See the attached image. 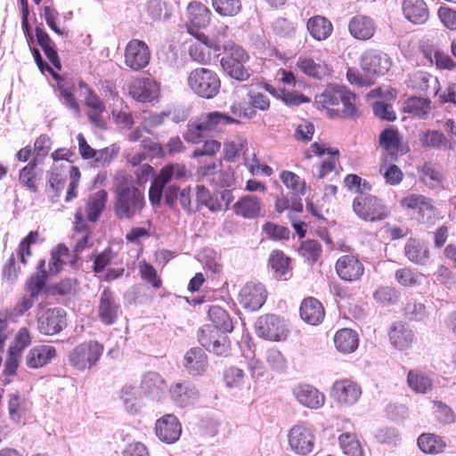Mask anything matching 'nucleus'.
Instances as JSON below:
<instances>
[{
    "label": "nucleus",
    "instance_id": "nucleus-1",
    "mask_svg": "<svg viewBox=\"0 0 456 456\" xmlns=\"http://www.w3.org/2000/svg\"><path fill=\"white\" fill-rule=\"evenodd\" d=\"M230 112L231 115L214 110L189 120L183 134V139L189 143L198 144L203 141L205 134L216 132L223 126L239 124V118H250L255 115L252 109L245 108L240 103L232 104Z\"/></svg>",
    "mask_w": 456,
    "mask_h": 456
},
{
    "label": "nucleus",
    "instance_id": "nucleus-2",
    "mask_svg": "<svg viewBox=\"0 0 456 456\" xmlns=\"http://www.w3.org/2000/svg\"><path fill=\"white\" fill-rule=\"evenodd\" d=\"M316 108L330 118H356L360 116L357 97L346 86H328L314 99Z\"/></svg>",
    "mask_w": 456,
    "mask_h": 456
},
{
    "label": "nucleus",
    "instance_id": "nucleus-3",
    "mask_svg": "<svg viewBox=\"0 0 456 456\" xmlns=\"http://www.w3.org/2000/svg\"><path fill=\"white\" fill-rule=\"evenodd\" d=\"M113 211L119 220H132L145 208L143 192L132 183L119 182L114 189Z\"/></svg>",
    "mask_w": 456,
    "mask_h": 456
},
{
    "label": "nucleus",
    "instance_id": "nucleus-4",
    "mask_svg": "<svg viewBox=\"0 0 456 456\" xmlns=\"http://www.w3.org/2000/svg\"><path fill=\"white\" fill-rule=\"evenodd\" d=\"M187 86L198 97L211 100L219 94L222 81L215 69L197 67L189 72Z\"/></svg>",
    "mask_w": 456,
    "mask_h": 456
},
{
    "label": "nucleus",
    "instance_id": "nucleus-5",
    "mask_svg": "<svg viewBox=\"0 0 456 456\" xmlns=\"http://www.w3.org/2000/svg\"><path fill=\"white\" fill-rule=\"evenodd\" d=\"M249 55L244 48L232 44L224 46V56L220 60L223 71L230 77L243 82L250 76V69L246 67Z\"/></svg>",
    "mask_w": 456,
    "mask_h": 456
},
{
    "label": "nucleus",
    "instance_id": "nucleus-6",
    "mask_svg": "<svg viewBox=\"0 0 456 456\" xmlns=\"http://www.w3.org/2000/svg\"><path fill=\"white\" fill-rule=\"evenodd\" d=\"M103 351L102 343L91 339L76 346L69 354L68 360L73 369L85 371L97 364Z\"/></svg>",
    "mask_w": 456,
    "mask_h": 456
},
{
    "label": "nucleus",
    "instance_id": "nucleus-7",
    "mask_svg": "<svg viewBox=\"0 0 456 456\" xmlns=\"http://www.w3.org/2000/svg\"><path fill=\"white\" fill-rule=\"evenodd\" d=\"M289 449L297 455L306 456L314 448L315 435L312 425L298 422L292 426L288 432Z\"/></svg>",
    "mask_w": 456,
    "mask_h": 456
},
{
    "label": "nucleus",
    "instance_id": "nucleus-8",
    "mask_svg": "<svg viewBox=\"0 0 456 456\" xmlns=\"http://www.w3.org/2000/svg\"><path fill=\"white\" fill-rule=\"evenodd\" d=\"M227 333L215 326L206 324L199 330L198 340L209 352L226 356L231 350V341Z\"/></svg>",
    "mask_w": 456,
    "mask_h": 456
},
{
    "label": "nucleus",
    "instance_id": "nucleus-9",
    "mask_svg": "<svg viewBox=\"0 0 456 456\" xmlns=\"http://www.w3.org/2000/svg\"><path fill=\"white\" fill-rule=\"evenodd\" d=\"M186 175V167L179 164H169L163 167L155 177L149 189V200L153 206L160 205L163 190L175 176L181 179Z\"/></svg>",
    "mask_w": 456,
    "mask_h": 456
},
{
    "label": "nucleus",
    "instance_id": "nucleus-10",
    "mask_svg": "<svg viewBox=\"0 0 456 456\" xmlns=\"http://www.w3.org/2000/svg\"><path fill=\"white\" fill-rule=\"evenodd\" d=\"M353 208L355 214L365 221L383 220L387 216L386 207L370 192L362 193L354 198Z\"/></svg>",
    "mask_w": 456,
    "mask_h": 456
},
{
    "label": "nucleus",
    "instance_id": "nucleus-11",
    "mask_svg": "<svg viewBox=\"0 0 456 456\" xmlns=\"http://www.w3.org/2000/svg\"><path fill=\"white\" fill-rule=\"evenodd\" d=\"M151 53L149 45L142 40L131 39L125 46L124 63L132 71H141L151 61Z\"/></svg>",
    "mask_w": 456,
    "mask_h": 456
},
{
    "label": "nucleus",
    "instance_id": "nucleus-12",
    "mask_svg": "<svg viewBox=\"0 0 456 456\" xmlns=\"http://www.w3.org/2000/svg\"><path fill=\"white\" fill-rule=\"evenodd\" d=\"M256 333L266 340L281 341L287 338L289 329L283 318L275 314H265L257 320Z\"/></svg>",
    "mask_w": 456,
    "mask_h": 456
},
{
    "label": "nucleus",
    "instance_id": "nucleus-13",
    "mask_svg": "<svg viewBox=\"0 0 456 456\" xmlns=\"http://www.w3.org/2000/svg\"><path fill=\"white\" fill-rule=\"evenodd\" d=\"M324 154H328L330 157L321 163L317 173L318 179H323L332 172L338 173L337 167L339 165L340 155L338 149L326 147L325 144L315 142L303 153L305 159H310L313 156L322 157Z\"/></svg>",
    "mask_w": 456,
    "mask_h": 456
},
{
    "label": "nucleus",
    "instance_id": "nucleus-14",
    "mask_svg": "<svg viewBox=\"0 0 456 456\" xmlns=\"http://www.w3.org/2000/svg\"><path fill=\"white\" fill-rule=\"evenodd\" d=\"M159 83L153 77H137L128 86V94L139 102H151L159 97Z\"/></svg>",
    "mask_w": 456,
    "mask_h": 456
},
{
    "label": "nucleus",
    "instance_id": "nucleus-15",
    "mask_svg": "<svg viewBox=\"0 0 456 456\" xmlns=\"http://www.w3.org/2000/svg\"><path fill=\"white\" fill-rule=\"evenodd\" d=\"M267 292L260 282H247L240 290L239 303L248 311H256L265 304Z\"/></svg>",
    "mask_w": 456,
    "mask_h": 456
},
{
    "label": "nucleus",
    "instance_id": "nucleus-16",
    "mask_svg": "<svg viewBox=\"0 0 456 456\" xmlns=\"http://www.w3.org/2000/svg\"><path fill=\"white\" fill-rule=\"evenodd\" d=\"M361 395V387L349 379H338L334 382L331 387V395L340 405L350 406L354 404Z\"/></svg>",
    "mask_w": 456,
    "mask_h": 456
},
{
    "label": "nucleus",
    "instance_id": "nucleus-17",
    "mask_svg": "<svg viewBox=\"0 0 456 456\" xmlns=\"http://www.w3.org/2000/svg\"><path fill=\"white\" fill-rule=\"evenodd\" d=\"M120 305L116 299L110 288H104L100 295L97 314L99 320L104 325H112L118 320Z\"/></svg>",
    "mask_w": 456,
    "mask_h": 456
},
{
    "label": "nucleus",
    "instance_id": "nucleus-18",
    "mask_svg": "<svg viewBox=\"0 0 456 456\" xmlns=\"http://www.w3.org/2000/svg\"><path fill=\"white\" fill-rule=\"evenodd\" d=\"M335 269L338 276L345 281H357L364 273V265L356 256L343 255L337 260Z\"/></svg>",
    "mask_w": 456,
    "mask_h": 456
},
{
    "label": "nucleus",
    "instance_id": "nucleus-19",
    "mask_svg": "<svg viewBox=\"0 0 456 456\" xmlns=\"http://www.w3.org/2000/svg\"><path fill=\"white\" fill-rule=\"evenodd\" d=\"M233 214L243 219H256L264 216L262 199L254 194L240 197L232 206Z\"/></svg>",
    "mask_w": 456,
    "mask_h": 456
},
{
    "label": "nucleus",
    "instance_id": "nucleus-20",
    "mask_svg": "<svg viewBox=\"0 0 456 456\" xmlns=\"http://www.w3.org/2000/svg\"><path fill=\"white\" fill-rule=\"evenodd\" d=\"M155 434L163 443L174 444L181 436V423L175 415L166 414L156 421Z\"/></svg>",
    "mask_w": 456,
    "mask_h": 456
},
{
    "label": "nucleus",
    "instance_id": "nucleus-21",
    "mask_svg": "<svg viewBox=\"0 0 456 456\" xmlns=\"http://www.w3.org/2000/svg\"><path fill=\"white\" fill-rule=\"evenodd\" d=\"M66 314L61 308L47 309L38 318V330L47 336L57 334L66 326Z\"/></svg>",
    "mask_w": 456,
    "mask_h": 456
},
{
    "label": "nucleus",
    "instance_id": "nucleus-22",
    "mask_svg": "<svg viewBox=\"0 0 456 456\" xmlns=\"http://www.w3.org/2000/svg\"><path fill=\"white\" fill-rule=\"evenodd\" d=\"M401 9L403 18L412 25H423L430 16L428 5L425 0H403Z\"/></svg>",
    "mask_w": 456,
    "mask_h": 456
},
{
    "label": "nucleus",
    "instance_id": "nucleus-23",
    "mask_svg": "<svg viewBox=\"0 0 456 456\" xmlns=\"http://www.w3.org/2000/svg\"><path fill=\"white\" fill-rule=\"evenodd\" d=\"M379 144L384 151L385 160L395 161L402 149V137L395 126L385 128L379 136Z\"/></svg>",
    "mask_w": 456,
    "mask_h": 456
},
{
    "label": "nucleus",
    "instance_id": "nucleus-24",
    "mask_svg": "<svg viewBox=\"0 0 456 456\" xmlns=\"http://www.w3.org/2000/svg\"><path fill=\"white\" fill-rule=\"evenodd\" d=\"M42 181V170L38 167L36 159L30 160L19 170V185L27 191L37 194Z\"/></svg>",
    "mask_w": 456,
    "mask_h": 456
},
{
    "label": "nucleus",
    "instance_id": "nucleus-25",
    "mask_svg": "<svg viewBox=\"0 0 456 456\" xmlns=\"http://www.w3.org/2000/svg\"><path fill=\"white\" fill-rule=\"evenodd\" d=\"M376 28L374 20L364 14H356L348 22L350 35L361 41L370 39L375 34Z\"/></svg>",
    "mask_w": 456,
    "mask_h": 456
},
{
    "label": "nucleus",
    "instance_id": "nucleus-26",
    "mask_svg": "<svg viewBox=\"0 0 456 456\" xmlns=\"http://www.w3.org/2000/svg\"><path fill=\"white\" fill-rule=\"evenodd\" d=\"M293 395L301 405L310 409H319L325 402L324 395L309 384H298L293 388Z\"/></svg>",
    "mask_w": 456,
    "mask_h": 456
},
{
    "label": "nucleus",
    "instance_id": "nucleus-27",
    "mask_svg": "<svg viewBox=\"0 0 456 456\" xmlns=\"http://www.w3.org/2000/svg\"><path fill=\"white\" fill-rule=\"evenodd\" d=\"M388 338L395 349L403 351L411 346L414 341V333L407 324L396 322L390 327Z\"/></svg>",
    "mask_w": 456,
    "mask_h": 456
},
{
    "label": "nucleus",
    "instance_id": "nucleus-28",
    "mask_svg": "<svg viewBox=\"0 0 456 456\" xmlns=\"http://www.w3.org/2000/svg\"><path fill=\"white\" fill-rule=\"evenodd\" d=\"M299 314L301 319L310 325H318L325 317L322 304L313 297H306L301 302Z\"/></svg>",
    "mask_w": 456,
    "mask_h": 456
},
{
    "label": "nucleus",
    "instance_id": "nucleus-29",
    "mask_svg": "<svg viewBox=\"0 0 456 456\" xmlns=\"http://www.w3.org/2000/svg\"><path fill=\"white\" fill-rule=\"evenodd\" d=\"M297 67L305 75L315 79L330 76L331 69L324 61H315L312 57L301 56L297 61Z\"/></svg>",
    "mask_w": 456,
    "mask_h": 456
},
{
    "label": "nucleus",
    "instance_id": "nucleus-30",
    "mask_svg": "<svg viewBox=\"0 0 456 456\" xmlns=\"http://www.w3.org/2000/svg\"><path fill=\"white\" fill-rule=\"evenodd\" d=\"M403 111L411 118L427 119L432 111V102L428 97L411 96L403 102Z\"/></svg>",
    "mask_w": 456,
    "mask_h": 456
},
{
    "label": "nucleus",
    "instance_id": "nucleus-31",
    "mask_svg": "<svg viewBox=\"0 0 456 456\" xmlns=\"http://www.w3.org/2000/svg\"><path fill=\"white\" fill-rule=\"evenodd\" d=\"M419 450L429 455L444 453L447 449V443L444 437L435 433H423L417 440Z\"/></svg>",
    "mask_w": 456,
    "mask_h": 456
},
{
    "label": "nucleus",
    "instance_id": "nucleus-32",
    "mask_svg": "<svg viewBox=\"0 0 456 456\" xmlns=\"http://www.w3.org/2000/svg\"><path fill=\"white\" fill-rule=\"evenodd\" d=\"M108 201V192L101 189L89 195L86 206L85 214L88 221L94 223L103 212Z\"/></svg>",
    "mask_w": 456,
    "mask_h": 456
},
{
    "label": "nucleus",
    "instance_id": "nucleus-33",
    "mask_svg": "<svg viewBox=\"0 0 456 456\" xmlns=\"http://www.w3.org/2000/svg\"><path fill=\"white\" fill-rule=\"evenodd\" d=\"M333 341L338 352L351 354L358 348L359 335L352 329L343 328L335 333Z\"/></svg>",
    "mask_w": 456,
    "mask_h": 456
},
{
    "label": "nucleus",
    "instance_id": "nucleus-34",
    "mask_svg": "<svg viewBox=\"0 0 456 456\" xmlns=\"http://www.w3.org/2000/svg\"><path fill=\"white\" fill-rule=\"evenodd\" d=\"M67 180L62 165L54 164L47 172L46 192L51 198H58L61 194Z\"/></svg>",
    "mask_w": 456,
    "mask_h": 456
},
{
    "label": "nucleus",
    "instance_id": "nucleus-35",
    "mask_svg": "<svg viewBox=\"0 0 456 456\" xmlns=\"http://www.w3.org/2000/svg\"><path fill=\"white\" fill-rule=\"evenodd\" d=\"M56 354L55 347L52 346H37L28 351L26 356V363L29 368H41L50 362L56 356Z\"/></svg>",
    "mask_w": 456,
    "mask_h": 456
},
{
    "label": "nucleus",
    "instance_id": "nucleus-36",
    "mask_svg": "<svg viewBox=\"0 0 456 456\" xmlns=\"http://www.w3.org/2000/svg\"><path fill=\"white\" fill-rule=\"evenodd\" d=\"M437 85L436 78H433L431 75L425 71L413 72L409 77V86L416 92L425 95L436 94L438 91Z\"/></svg>",
    "mask_w": 456,
    "mask_h": 456
},
{
    "label": "nucleus",
    "instance_id": "nucleus-37",
    "mask_svg": "<svg viewBox=\"0 0 456 456\" xmlns=\"http://www.w3.org/2000/svg\"><path fill=\"white\" fill-rule=\"evenodd\" d=\"M400 206L407 210L417 211L422 217L426 213L434 211L431 199L418 193H410L400 200Z\"/></svg>",
    "mask_w": 456,
    "mask_h": 456
},
{
    "label": "nucleus",
    "instance_id": "nucleus-38",
    "mask_svg": "<svg viewBox=\"0 0 456 456\" xmlns=\"http://www.w3.org/2000/svg\"><path fill=\"white\" fill-rule=\"evenodd\" d=\"M306 28L313 38L317 41H322L331 36L333 25L326 17L315 15L307 20Z\"/></svg>",
    "mask_w": 456,
    "mask_h": 456
},
{
    "label": "nucleus",
    "instance_id": "nucleus-39",
    "mask_svg": "<svg viewBox=\"0 0 456 456\" xmlns=\"http://www.w3.org/2000/svg\"><path fill=\"white\" fill-rule=\"evenodd\" d=\"M184 366L191 375L202 374L208 367V357L200 347L191 348L184 355Z\"/></svg>",
    "mask_w": 456,
    "mask_h": 456
},
{
    "label": "nucleus",
    "instance_id": "nucleus-40",
    "mask_svg": "<svg viewBox=\"0 0 456 456\" xmlns=\"http://www.w3.org/2000/svg\"><path fill=\"white\" fill-rule=\"evenodd\" d=\"M187 18L195 28L207 27L211 20L210 10L201 2L192 1L187 6Z\"/></svg>",
    "mask_w": 456,
    "mask_h": 456
},
{
    "label": "nucleus",
    "instance_id": "nucleus-41",
    "mask_svg": "<svg viewBox=\"0 0 456 456\" xmlns=\"http://www.w3.org/2000/svg\"><path fill=\"white\" fill-rule=\"evenodd\" d=\"M405 256L416 265H424L429 258V250L427 246L417 239H410L404 247Z\"/></svg>",
    "mask_w": 456,
    "mask_h": 456
},
{
    "label": "nucleus",
    "instance_id": "nucleus-42",
    "mask_svg": "<svg viewBox=\"0 0 456 456\" xmlns=\"http://www.w3.org/2000/svg\"><path fill=\"white\" fill-rule=\"evenodd\" d=\"M37 273L29 277L26 283V290L32 298H37L41 291L44 289L48 278V273L45 270V260L41 259L37 263Z\"/></svg>",
    "mask_w": 456,
    "mask_h": 456
},
{
    "label": "nucleus",
    "instance_id": "nucleus-43",
    "mask_svg": "<svg viewBox=\"0 0 456 456\" xmlns=\"http://www.w3.org/2000/svg\"><path fill=\"white\" fill-rule=\"evenodd\" d=\"M223 380L229 388L241 390L243 388L249 389L250 384L242 369L237 366H228L224 370Z\"/></svg>",
    "mask_w": 456,
    "mask_h": 456
},
{
    "label": "nucleus",
    "instance_id": "nucleus-44",
    "mask_svg": "<svg viewBox=\"0 0 456 456\" xmlns=\"http://www.w3.org/2000/svg\"><path fill=\"white\" fill-rule=\"evenodd\" d=\"M407 384L413 392L426 394L432 389L433 379L421 370L413 369L408 372Z\"/></svg>",
    "mask_w": 456,
    "mask_h": 456
},
{
    "label": "nucleus",
    "instance_id": "nucleus-45",
    "mask_svg": "<svg viewBox=\"0 0 456 456\" xmlns=\"http://www.w3.org/2000/svg\"><path fill=\"white\" fill-rule=\"evenodd\" d=\"M362 69L371 77L375 75H384L388 70L387 60L378 54H368L362 59Z\"/></svg>",
    "mask_w": 456,
    "mask_h": 456
},
{
    "label": "nucleus",
    "instance_id": "nucleus-46",
    "mask_svg": "<svg viewBox=\"0 0 456 456\" xmlns=\"http://www.w3.org/2000/svg\"><path fill=\"white\" fill-rule=\"evenodd\" d=\"M166 381L157 372L146 373L141 383V387L145 394L152 396H159L166 389Z\"/></svg>",
    "mask_w": 456,
    "mask_h": 456
},
{
    "label": "nucleus",
    "instance_id": "nucleus-47",
    "mask_svg": "<svg viewBox=\"0 0 456 456\" xmlns=\"http://www.w3.org/2000/svg\"><path fill=\"white\" fill-rule=\"evenodd\" d=\"M269 265L276 277L287 280L290 273V258L281 250H274L269 257Z\"/></svg>",
    "mask_w": 456,
    "mask_h": 456
},
{
    "label": "nucleus",
    "instance_id": "nucleus-48",
    "mask_svg": "<svg viewBox=\"0 0 456 456\" xmlns=\"http://www.w3.org/2000/svg\"><path fill=\"white\" fill-rule=\"evenodd\" d=\"M208 314L212 326L228 333L233 330L232 319L226 310L218 305H212Z\"/></svg>",
    "mask_w": 456,
    "mask_h": 456
},
{
    "label": "nucleus",
    "instance_id": "nucleus-49",
    "mask_svg": "<svg viewBox=\"0 0 456 456\" xmlns=\"http://www.w3.org/2000/svg\"><path fill=\"white\" fill-rule=\"evenodd\" d=\"M423 273L410 267L399 268L395 273V281L403 287L411 288L420 284Z\"/></svg>",
    "mask_w": 456,
    "mask_h": 456
},
{
    "label": "nucleus",
    "instance_id": "nucleus-50",
    "mask_svg": "<svg viewBox=\"0 0 456 456\" xmlns=\"http://www.w3.org/2000/svg\"><path fill=\"white\" fill-rule=\"evenodd\" d=\"M26 411L25 400L18 393H12L8 395V413L12 421L20 422Z\"/></svg>",
    "mask_w": 456,
    "mask_h": 456
},
{
    "label": "nucleus",
    "instance_id": "nucleus-51",
    "mask_svg": "<svg viewBox=\"0 0 456 456\" xmlns=\"http://www.w3.org/2000/svg\"><path fill=\"white\" fill-rule=\"evenodd\" d=\"M73 240H75V245L73 247V256H71L69 263L72 267H77V263L80 260L79 254H81L84 250L90 248L93 246L92 240V232H86L82 234H73Z\"/></svg>",
    "mask_w": 456,
    "mask_h": 456
},
{
    "label": "nucleus",
    "instance_id": "nucleus-52",
    "mask_svg": "<svg viewBox=\"0 0 456 456\" xmlns=\"http://www.w3.org/2000/svg\"><path fill=\"white\" fill-rule=\"evenodd\" d=\"M340 447L348 456H363V450L356 435L346 432L339 436Z\"/></svg>",
    "mask_w": 456,
    "mask_h": 456
},
{
    "label": "nucleus",
    "instance_id": "nucleus-53",
    "mask_svg": "<svg viewBox=\"0 0 456 456\" xmlns=\"http://www.w3.org/2000/svg\"><path fill=\"white\" fill-rule=\"evenodd\" d=\"M212 6L216 13L224 17L236 16L242 8L240 0H212Z\"/></svg>",
    "mask_w": 456,
    "mask_h": 456
},
{
    "label": "nucleus",
    "instance_id": "nucleus-54",
    "mask_svg": "<svg viewBox=\"0 0 456 456\" xmlns=\"http://www.w3.org/2000/svg\"><path fill=\"white\" fill-rule=\"evenodd\" d=\"M138 269L142 280L149 283L154 289H159L162 287V279L151 264L145 260L141 261Z\"/></svg>",
    "mask_w": 456,
    "mask_h": 456
},
{
    "label": "nucleus",
    "instance_id": "nucleus-55",
    "mask_svg": "<svg viewBox=\"0 0 456 456\" xmlns=\"http://www.w3.org/2000/svg\"><path fill=\"white\" fill-rule=\"evenodd\" d=\"M69 256V248L64 244H58L51 253L48 266L52 273H59L65 264V258Z\"/></svg>",
    "mask_w": 456,
    "mask_h": 456
},
{
    "label": "nucleus",
    "instance_id": "nucleus-56",
    "mask_svg": "<svg viewBox=\"0 0 456 456\" xmlns=\"http://www.w3.org/2000/svg\"><path fill=\"white\" fill-rule=\"evenodd\" d=\"M213 46H206L202 44H191L189 46L188 53L190 58L200 64H210L212 56Z\"/></svg>",
    "mask_w": 456,
    "mask_h": 456
},
{
    "label": "nucleus",
    "instance_id": "nucleus-57",
    "mask_svg": "<svg viewBox=\"0 0 456 456\" xmlns=\"http://www.w3.org/2000/svg\"><path fill=\"white\" fill-rule=\"evenodd\" d=\"M246 147L247 141L243 138L226 140L223 148L224 159L228 162L235 161Z\"/></svg>",
    "mask_w": 456,
    "mask_h": 456
},
{
    "label": "nucleus",
    "instance_id": "nucleus-58",
    "mask_svg": "<svg viewBox=\"0 0 456 456\" xmlns=\"http://www.w3.org/2000/svg\"><path fill=\"white\" fill-rule=\"evenodd\" d=\"M298 252L307 262L314 264L320 258L322 248L317 240H306L302 241Z\"/></svg>",
    "mask_w": 456,
    "mask_h": 456
},
{
    "label": "nucleus",
    "instance_id": "nucleus-59",
    "mask_svg": "<svg viewBox=\"0 0 456 456\" xmlns=\"http://www.w3.org/2000/svg\"><path fill=\"white\" fill-rule=\"evenodd\" d=\"M172 398L180 405H186L196 393L195 389L186 383H176L170 389Z\"/></svg>",
    "mask_w": 456,
    "mask_h": 456
},
{
    "label": "nucleus",
    "instance_id": "nucleus-60",
    "mask_svg": "<svg viewBox=\"0 0 456 456\" xmlns=\"http://www.w3.org/2000/svg\"><path fill=\"white\" fill-rule=\"evenodd\" d=\"M422 147L442 148L446 147L448 140L445 135L437 130H427L419 138Z\"/></svg>",
    "mask_w": 456,
    "mask_h": 456
},
{
    "label": "nucleus",
    "instance_id": "nucleus-61",
    "mask_svg": "<svg viewBox=\"0 0 456 456\" xmlns=\"http://www.w3.org/2000/svg\"><path fill=\"white\" fill-rule=\"evenodd\" d=\"M280 179L288 189L300 194H305V182L296 173L289 170H283L280 174Z\"/></svg>",
    "mask_w": 456,
    "mask_h": 456
},
{
    "label": "nucleus",
    "instance_id": "nucleus-62",
    "mask_svg": "<svg viewBox=\"0 0 456 456\" xmlns=\"http://www.w3.org/2000/svg\"><path fill=\"white\" fill-rule=\"evenodd\" d=\"M379 172L383 175L386 183L392 186L399 184L404 176L403 171L396 165L386 162L380 165Z\"/></svg>",
    "mask_w": 456,
    "mask_h": 456
},
{
    "label": "nucleus",
    "instance_id": "nucleus-63",
    "mask_svg": "<svg viewBox=\"0 0 456 456\" xmlns=\"http://www.w3.org/2000/svg\"><path fill=\"white\" fill-rule=\"evenodd\" d=\"M421 179L425 183H431L432 184H438L442 183L444 179L441 168L431 162H426L421 169Z\"/></svg>",
    "mask_w": 456,
    "mask_h": 456
},
{
    "label": "nucleus",
    "instance_id": "nucleus-64",
    "mask_svg": "<svg viewBox=\"0 0 456 456\" xmlns=\"http://www.w3.org/2000/svg\"><path fill=\"white\" fill-rule=\"evenodd\" d=\"M433 414L436 419L443 425L452 424L455 420V415L452 410L445 403L440 401L433 403Z\"/></svg>",
    "mask_w": 456,
    "mask_h": 456
}]
</instances>
